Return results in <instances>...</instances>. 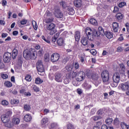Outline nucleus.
I'll use <instances>...</instances> for the list:
<instances>
[{
    "mask_svg": "<svg viewBox=\"0 0 129 129\" xmlns=\"http://www.w3.org/2000/svg\"><path fill=\"white\" fill-rule=\"evenodd\" d=\"M118 11V7H114V10L113 11V13H117Z\"/></svg>",
    "mask_w": 129,
    "mask_h": 129,
    "instance_id": "0e129e2a",
    "label": "nucleus"
},
{
    "mask_svg": "<svg viewBox=\"0 0 129 129\" xmlns=\"http://www.w3.org/2000/svg\"><path fill=\"white\" fill-rule=\"evenodd\" d=\"M98 31L100 35H101L102 36L104 35V30H103L102 27L99 26L98 28Z\"/></svg>",
    "mask_w": 129,
    "mask_h": 129,
    "instance_id": "c756f323",
    "label": "nucleus"
},
{
    "mask_svg": "<svg viewBox=\"0 0 129 129\" xmlns=\"http://www.w3.org/2000/svg\"><path fill=\"white\" fill-rule=\"evenodd\" d=\"M121 127L122 129H129V125L124 122H121Z\"/></svg>",
    "mask_w": 129,
    "mask_h": 129,
    "instance_id": "c85d7f7f",
    "label": "nucleus"
},
{
    "mask_svg": "<svg viewBox=\"0 0 129 129\" xmlns=\"http://www.w3.org/2000/svg\"><path fill=\"white\" fill-rule=\"evenodd\" d=\"M24 119L25 121H26L27 122H29V121H31V120H32V116L30 114H26L24 117Z\"/></svg>",
    "mask_w": 129,
    "mask_h": 129,
    "instance_id": "6ab92c4d",
    "label": "nucleus"
},
{
    "mask_svg": "<svg viewBox=\"0 0 129 129\" xmlns=\"http://www.w3.org/2000/svg\"><path fill=\"white\" fill-rule=\"evenodd\" d=\"M74 5L76 8H81L82 6V0H74Z\"/></svg>",
    "mask_w": 129,
    "mask_h": 129,
    "instance_id": "f3484780",
    "label": "nucleus"
},
{
    "mask_svg": "<svg viewBox=\"0 0 129 129\" xmlns=\"http://www.w3.org/2000/svg\"><path fill=\"white\" fill-rule=\"evenodd\" d=\"M5 123V126H6V127H9V128H11L14 126L13 123L10 121Z\"/></svg>",
    "mask_w": 129,
    "mask_h": 129,
    "instance_id": "b1692460",
    "label": "nucleus"
},
{
    "mask_svg": "<svg viewBox=\"0 0 129 129\" xmlns=\"http://www.w3.org/2000/svg\"><path fill=\"white\" fill-rule=\"evenodd\" d=\"M113 30L115 33H119L120 32V28L118 23L113 22L112 24Z\"/></svg>",
    "mask_w": 129,
    "mask_h": 129,
    "instance_id": "ddd939ff",
    "label": "nucleus"
},
{
    "mask_svg": "<svg viewBox=\"0 0 129 129\" xmlns=\"http://www.w3.org/2000/svg\"><path fill=\"white\" fill-rule=\"evenodd\" d=\"M85 78V73L84 72H80L78 73V75L76 76V80L77 81H83Z\"/></svg>",
    "mask_w": 129,
    "mask_h": 129,
    "instance_id": "6e6552de",
    "label": "nucleus"
},
{
    "mask_svg": "<svg viewBox=\"0 0 129 129\" xmlns=\"http://www.w3.org/2000/svg\"><path fill=\"white\" fill-rule=\"evenodd\" d=\"M42 82H44V81L40 78H37L35 80L36 84H42Z\"/></svg>",
    "mask_w": 129,
    "mask_h": 129,
    "instance_id": "393cba45",
    "label": "nucleus"
},
{
    "mask_svg": "<svg viewBox=\"0 0 129 129\" xmlns=\"http://www.w3.org/2000/svg\"><path fill=\"white\" fill-rule=\"evenodd\" d=\"M68 129H74V126L72 124H69L68 125Z\"/></svg>",
    "mask_w": 129,
    "mask_h": 129,
    "instance_id": "bf43d9fd",
    "label": "nucleus"
},
{
    "mask_svg": "<svg viewBox=\"0 0 129 129\" xmlns=\"http://www.w3.org/2000/svg\"><path fill=\"white\" fill-rule=\"evenodd\" d=\"M126 3L124 2H121L118 4L119 8H123L125 6Z\"/></svg>",
    "mask_w": 129,
    "mask_h": 129,
    "instance_id": "8fccbe9b",
    "label": "nucleus"
},
{
    "mask_svg": "<svg viewBox=\"0 0 129 129\" xmlns=\"http://www.w3.org/2000/svg\"><path fill=\"white\" fill-rule=\"evenodd\" d=\"M1 76L3 79H7V78L9 77V76H8V75L3 73L1 74Z\"/></svg>",
    "mask_w": 129,
    "mask_h": 129,
    "instance_id": "de8ad7c7",
    "label": "nucleus"
},
{
    "mask_svg": "<svg viewBox=\"0 0 129 129\" xmlns=\"http://www.w3.org/2000/svg\"><path fill=\"white\" fill-rule=\"evenodd\" d=\"M119 66L121 69H122V70H125V67H124V64H123V63H120Z\"/></svg>",
    "mask_w": 129,
    "mask_h": 129,
    "instance_id": "680f3d73",
    "label": "nucleus"
},
{
    "mask_svg": "<svg viewBox=\"0 0 129 129\" xmlns=\"http://www.w3.org/2000/svg\"><path fill=\"white\" fill-rule=\"evenodd\" d=\"M113 81L115 87H116L117 86V83H119V81L120 80V75H119V73H116L113 74Z\"/></svg>",
    "mask_w": 129,
    "mask_h": 129,
    "instance_id": "39448f33",
    "label": "nucleus"
},
{
    "mask_svg": "<svg viewBox=\"0 0 129 129\" xmlns=\"http://www.w3.org/2000/svg\"><path fill=\"white\" fill-rule=\"evenodd\" d=\"M12 59V53L6 52L3 55V61L5 63H10Z\"/></svg>",
    "mask_w": 129,
    "mask_h": 129,
    "instance_id": "423d86ee",
    "label": "nucleus"
},
{
    "mask_svg": "<svg viewBox=\"0 0 129 129\" xmlns=\"http://www.w3.org/2000/svg\"><path fill=\"white\" fill-rule=\"evenodd\" d=\"M54 16L56 18L61 19V18L63 17V13H62L60 9H57L54 12Z\"/></svg>",
    "mask_w": 129,
    "mask_h": 129,
    "instance_id": "2eb2a0df",
    "label": "nucleus"
},
{
    "mask_svg": "<svg viewBox=\"0 0 129 129\" xmlns=\"http://www.w3.org/2000/svg\"><path fill=\"white\" fill-rule=\"evenodd\" d=\"M25 80H26V81H28V82L32 81V77L29 75H27L25 77Z\"/></svg>",
    "mask_w": 129,
    "mask_h": 129,
    "instance_id": "79ce46f5",
    "label": "nucleus"
},
{
    "mask_svg": "<svg viewBox=\"0 0 129 129\" xmlns=\"http://www.w3.org/2000/svg\"><path fill=\"white\" fill-rule=\"evenodd\" d=\"M116 17L118 21H120V20H122L123 15L121 14V13H118L116 14Z\"/></svg>",
    "mask_w": 129,
    "mask_h": 129,
    "instance_id": "7c9ffc66",
    "label": "nucleus"
},
{
    "mask_svg": "<svg viewBox=\"0 0 129 129\" xmlns=\"http://www.w3.org/2000/svg\"><path fill=\"white\" fill-rule=\"evenodd\" d=\"M83 86L85 89H90L91 88V85L87 83H84Z\"/></svg>",
    "mask_w": 129,
    "mask_h": 129,
    "instance_id": "ea45409f",
    "label": "nucleus"
},
{
    "mask_svg": "<svg viewBox=\"0 0 129 129\" xmlns=\"http://www.w3.org/2000/svg\"><path fill=\"white\" fill-rule=\"evenodd\" d=\"M19 102H20L19 100L12 99V100H11V104H18V103H19Z\"/></svg>",
    "mask_w": 129,
    "mask_h": 129,
    "instance_id": "a19ab883",
    "label": "nucleus"
},
{
    "mask_svg": "<svg viewBox=\"0 0 129 129\" xmlns=\"http://www.w3.org/2000/svg\"><path fill=\"white\" fill-rule=\"evenodd\" d=\"M1 120L4 123H7V122L10 121V117L7 115H2L1 116Z\"/></svg>",
    "mask_w": 129,
    "mask_h": 129,
    "instance_id": "a211bd4d",
    "label": "nucleus"
},
{
    "mask_svg": "<svg viewBox=\"0 0 129 129\" xmlns=\"http://www.w3.org/2000/svg\"><path fill=\"white\" fill-rule=\"evenodd\" d=\"M90 53L92 54V55H93V56H95L96 54V50L94 49H92L90 50Z\"/></svg>",
    "mask_w": 129,
    "mask_h": 129,
    "instance_id": "864d4df0",
    "label": "nucleus"
},
{
    "mask_svg": "<svg viewBox=\"0 0 129 129\" xmlns=\"http://www.w3.org/2000/svg\"><path fill=\"white\" fill-rule=\"evenodd\" d=\"M2 105H9V102H8V101L7 100H3L2 101Z\"/></svg>",
    "mask_w": 129,
    "mask_h": 129,
    "instance_id": "3c124183",
    "label": "nucleus"
},
{
    "mask_svg": "<svg viewBox=\"0 0 129 129\" xmlns=\"http://www.w3.org/2000/svg\"><path fill=\"white\" fill-rule=\"evenodd\" d=\"M101 76L104 82H107L109 80V73L108 71H104L101 74Z\"/></svg>",
    "mask_w": 129,
    "mask_h": 129,
    "instance_id": "0eeeda50",
    "label": "nucleus"
},
{
    "mask_svg": "<svg viewBox=\"0 0 129 129\" xmlns=\"http://www.w3.org/2000/svg\"><path fill=\"white\" fill-rule=\"evenodd\" d=\"M73 84L74 86H78V82L75 81H73Z\"/></svg>",
    "mask_w": 129,
    "mask_h": 129,
    "instance_id": "338daca9",
    "label": "nucleus"
},
{
    "mask_svg": "<svg viewBox=\"0 0 129 129\" xmlns=\"http://www.w3.org/2000/svg\"><path fill=\"white\" fill-rule=\"evenodd\" d=\"M49 112L50 111L48 109H44L43 110V113H44V114H47V113H49Z\"/></svg>",
    "mask_w": 129,
    "mask_h": 129,
    "instance_id": "e2e57ef3",
    "label": "nucleus"
},
{
    "mask_svg": "<svg viewBox=\"0 0 129 129\" xmlns=\"http://www.w3.org/2000/svg\"><path fill=\"white\" fill-rule=\"evenodd\" d=\"M75 69L77 70L79 68V63L78 62H76L74 64Z\"/></svg>",
    "mask_w": 129,
    "mask_h": 129,
    "instance_id": "6e6d98bb",
    "label": "nucleus"
},
{
    "mask_svg": "<svg viewBox=\"0 0 129 129\" xmlns=\"http://www.w3.org/2000/svg\"><path fill=\"white\" fill-rule=\"evenodd\" d=\"M8 4V2L6 0H3L2 1V6L3 7H6Z\"/></svg>",
    "mask_w": 129,
    "mask_h": 129,
    "instance_id": "5fc2aeb1",
    "label": "nucleus"
},
{
    "mask_svg": "<svg viewBox=\"0 0 129 129\" xmlns=\"http://www.w3.org/2000/svg\"><path fill=\"white\" fill-rule=\"evenodd\" d=\"M126 29H127V31L129 32V23H127L125 25Z\"/></svg>",
    "mask_w": 129,
    "mask_h": 129,
    "instance_id": "774afa93",
    "label": "nucleus"
},
{
    "mask_svg": "<svg viewBox=\"0 0 129 129\" xmlns=\"http://www.w3.org/2000/svg\"><path fill=\"white\" fill-rule=\"evenodd\" d=\"M101 118H102L101 116H94L91 117V120H94V121H96L97 120H98V119H101Z\"/></svg>",
    "mask_w": 129,
    "mask_h": 129,
    "instance_id": "f704fd0d",
    "label": "nucleus"
},
{
    "mask_svg": "<svg viewBox=\"0 0 129 129\" xmlns=\"http://www.w3.org/2000/svg\"><path fill=\"white\" fill-rule=\"evenodd\" d=\"M24 109L26 111H29L30 109H31V106H30V105L25 104L24 105Z\"/></svg>",
    "mask_w": 129,
    "mask_h": 129,
    "instance_id": "4c0bfd02",
    "label": "nucleus"
},
{
    "mask_svg": "<svg viewBox=\"0 0 129 129\" xmlns=\"http://www.w3.org/2000/svg\"><path fill=\"white\" fill-rule=\"evenodd\" d=\"M58 35H59V34L57 33L56 34H55L54 36H53L52 38V42L53 43H55V42H56V41H57V36H58Z\"/></svg>",
    "mask_w": 129,
    "mask_h": 129,
    "instance_id": "a18cd8bd",
    "label": "nucleus"
},
{
    "mask_svg": "<svg viewBox=\"0 0 129 129\" xmlns=\"http://www.w3.org/2000/svg\"><path fill=\"white\" fill-rule=\"evenodd\" d=\"M12 111H8L6 114H4V115H7V116H8V117H10L12 115Z\"/></svg>",
    "mask_w": 129,
    "mask_h": 129,
    "instance_id": "603ef678",
    "label": "nucleus"
},
{
    "mask_svg": "<svg viewBox=\"0 0 129 129\" xmlns=\"http://www.w3.org/2000/svg\"><path fill=\"white\" fill-rule=\"evenodd\" d=\"M56 25L54 24L53 23H48L46 25V29L48 31H50L49 34L50 35H53L55 34V31H54V29H55Z\"/></svg>",
    "mask_w": 129,
    "mask_h": 129,
    "instance_id": "20e7f679",
    "label": "nucleus"
},
{
    "mask_svg": "<svg viewBox=\"0 0 129 129\" xmlns=\"http://www.w3.org/2000/svg\"><path fill=\"white\" fill-rule=\"evenodd\" d=\"M57 126V124L56 123H52L50 125L51 128H54V127H56Z\"/></svg>",
    "mask_w": 129,
    "mask_h": 129,
    "instance_id": "13d9d810",
    "label": "nucleus"
},
{
    "mask_svg": "<svg viewBox=\"0 0 129 129\" xmlns=\"http://www.w3.org/2000/svg\"><path fill=\"white\" fill-rule=\"evenodd\" d=\"M68 11L69 12V15H70L72 16L73 15H74L75 11L74 9H73V8L69 7L68 8Z\"/></svg>",
    "mask_w": 129,
    "mask_h": 129,
    "instance_id": "a878e982",
    "label": "nucleus"
},
{
    "mask_svg": "<svg viewBox=\"0 0 129 129\" xmlns=\"http://www.w3.org/2000/svg\"><path fill=\"white\" fill-rule=\"evenodd\" d=\"M87 76L89 78H92L93 80H97L98 79V75L96 74H92V72L90 71H89V72L87 73Z\"/></svg>",
    "mask_w": 129,
    "mask_h": 129,
    "instance_id": "9d476101",
    "label": "nucleus"
},
{
    "mask_svg": "<svg viewBox=\"0 0 129 129\" xmlns=\"http://www.w3.org/2000/svg\"><path fill=\"white\" fill-rule=\"evenodd\" d=\"M52 13L48 10L46 11V12L44 15L45 18H47L48 17H52Z\"/></svg>",
    "mask_w": 129,
    "mask_h": 129,
    "instance_id": "58836bf2",
    "label": "nucleus"
},
{
    "mask_svg": "<svg viewBox=\"0 0 129 129\" xmlns=\"http://www.w3.org/2000/svg\"><path fill=\"white\" fill-rule=\"evenodd\" d=\"M78 73L76 72H73L69 74L68 73L66 75V78H70L71 79L72 78H76V77L77 76Z\"/></svg>",
    "mask_w": 129,
    "mask_h": 129,
    "instance_id": "4468645a",
    "label": "nucleus"
},
{
    "mask_svg": "<svg viewBox=\"0 0 129 129\" xmlns=\"http://www.w3.org/2000/svg\"><path fill=\"white\" fill-rule=\"evenodd\" d=\"M54 80L56 82L61 83L63 81V75L60 73H56L54 74Z\"/></svg>",
    "mask_w": 129,
    "mask_h": 129,
    "instance_id": "1a4fd4ad",
    "label": "nucleus"
},
{
    "mask_svg": "<svg viewBox=\"0 0 129 129\" xmlns=\"http://www.w3.org/2000/svg\"><path fill=\"white\" fill-rule=\"evenodd\" d=\"M79 58L81 63H83V62H84V59H85V54H84V53L80 54L79 55Z\"/></svg>",
    "mask_w": 129,
    "mask_h": 129,
    "instance_id": "cd10ccee",
    "label": "nucleus"
},
{
    "mask_svg": "<svg viewBox=\"0 0 129 129\" xmlns=\"http://www.w3.org/2000/svg\"><path fill=\"white\" fill-rule=\"evenodd\" d=\"M105 36L108 39H111L112 38V33L110 32H105Z\"/></svg>",
    "mask_w": 129,
    "mask_h": 129,
    "instance_id": "473e14b6",
    "label": "nucleus"
},
{
    "mask_svg": "<svg viewBox=\"0 0 129 129\" xmlns=\"http://www.w3.org/2000/svg\"><path fill=\"white\" fill-rule=\"evenodd\" d=\"M54 20V18L52 17H50V18H47V19L45 20V23L46 24H50L52 23V22Z\"/></svg>",
    "mask_w": 129,
    "mask_h": 129,
    "instance_id": "c9c22d12",
    "label": "nucleus"
},
{
    "mask_svg": "<svg viewBox=\"0 0 129 129\" xmlns=\"http://www.w3.org/2000/svg\"><path fill=\"white\" fill-rule=\"evenodd\" d=\"M90 22L92 25L94 26H97V21L95 19L92 18L90 20Z\"/></svg>",
    "mask_w": 129,
    "mask_h": 129,
    "instance_id": "2f4dec72",
    "label": "nucleus"
},
{
    "mask_svg": "<svg viewBox=\"0 0 129 129\" xmlns=\"http://www.w3.org/2000/svg\"><path fill=\"white\" fill-rule=\"evenodd\" d=\"M7 37H8V33H4L2 34V38H7Z\"/></svg>",
    "mask_w": 129,
    "mask_h": 129,
    "instance_id": "69168bd1",
    "label": "nucleus"
},
{
    "mask_svg": "<svg viewBox=\"0 0 129 129\" xmlns=\"http://www.w3.org/2000/svg\"><path fill=\"white\" fill-rule=\"evenodd\" d=\"M85 33L87 37H83L81 39V43L84 46L88 45V40L93 41L95 37H98L99 34L95 29H92L90 27H87L85 29Z\"/></svg>",
    "mask_w": 129,
    "mask_h": 129,
    "instance_id": "f257e3e1",
    "label": "nucleus"
},
{
    "mask_svg": "<svg viewBox=\"0 0 129 129\" xmlns=\"http://www.w3.org/2000/svg\"><path fill=\"white\" fill-rule=\"evenodd\" d=\"M27 23H28V21L23 19L22 21H21L20 23L21 24V25H26V24H27Z\"/></svg>",
    "mask_w": 129,
    "mask_h": 129,
    "instance_id": "4d7b16f0",
    "label": "nucleus"
},
{
    "mask_svg": "<svg viewBox=\"0 0 129 129\" xmlns=\"http://www.w3.org/2000/svg\"><path fill=\"white\" fill-rule=\"evenodd\" d=\"M33 28L35 31H37L38 30V25L37 24V22H36L35 21H32V22Z\"/></svg>",
    "mask_w": 129,
    "mask_h": 129,
    "instance_id": "e433bc0d",
    "label": "nucleus"
},
{
    "mask_svg": "<svg viewBox=\"0 0 129 129\" xmlns=\"http://www.w3.org/2000/svg\"><path fill=\"white\" fill-rule=\"evenodd\" d=\"M41 38L42 39V40L45 41V42L47 43V44H50V40L48 39H46V38L45 37V36L44 35H42L41 36Z\"/></svg>",
    "mask_w": 129,
    "mask_h": 129,
    "instance_id": "49530a36",
    "label": "nucleus"
},
{
    "mask_svg": "<svg viewBox=\"0 0 129 129\" xmlns=\"http://www.w3.org/2000/svg\"><path fill=\"white\" fill-rule=\"evenodd\" d=\"M71 80V78H67L66 76V79H64V80L63 81V83L64 84H68L70 82Z\"/></svg>",
    "mask_w": 129,
    "mask_h": 129,
    "instance_id": "37998d69",
    "label": "nucleus"
},
{
    "mask_svg": "<svg viewBox=\"0 0 129 129\" xmlns=\"http://www.w3.org/2000/svg\"><path fill=\"white\" fill-rule=\"evenodd\" d=\"M56 43L58 46H62L64 44V39L63 38H60L57 39Z\"/></svg>",
    "mask_w": 129,
    "mask_h": 129,
    "instance_id": "4be33fe9",
    "label": "nucleus"
},
{
    "mask_svg": "<svg viewBox=\"0 0 129 129\" xmlns=\"http://www.w3.org/2000/svg\"><path fill=\"white\" fill-rule=\"evenodd\" d=\"M60 58V55L59 53H54L51 55L50 60L51 62H57Z\"/></svg>",
    "mask_w": 129,
    "mask_h": 129,
    "instance_id": "f8f14e48",
    "label": "nucleus"
},
{
    "mask_svg": "<svg viewBox=\"0 0 129 129\" xmlns=\"http://www.w3.org/2000/svg\"><path fill=\"white\" fill-rule=\"evenodd\" d=\"M75 38L77 42H79V40H80V32L79 31H76L75 32Z\"/></svg>",
    "mask_w": 129,
    "mask_h": 129,
    "instance_id": "aec40b11",
    "label": "nucleus"
},
{
    "mask_svg": "<svg viewBox=\"0 0 129 129\" xmlns=\"http://www.w3.org/2000/svg\"><path fill=\"white\" fill-rule=\"evenodd\" d=\"M129 89V81L124 82L120 84L118 86V89L122 90V91H126Z\"/></svg>",
    "mask_w": 129,
    "mask_h": 129,
    "instance_id": "7ed1b4c3",
    "label": "nucleus"
},
{
    "mask_svg": "<svg viewBox=\"0 0 129 129\" xmlns=\"http://www.w3.org/2000/svg\"><path fill=\"white\" fill-rule=\"evenodd\" d=\"M112 118H108L106 121L105 122L106 123H107V124H110V123H111V122H112Z\"/></svg>",
    "mask_w": 129,
    "mask_h": 129,
    "instance_id": "c03bdc74",
    "label": "nucleus"
},
{
    "mask_svg": "<svg viewBox=\"0 0 129 129\" xmlns=\"http://www.w3.org/2000/svg\"><path fill=\"white\" fill-rule=\"evenodd\" d=\"M73 64H69L66 67L65 69L67 71L69 72L71 71L72 69H73Z\"/></svg>",
    "mask_w": 129,
    "mask_h": 129,
    "instance_id": "bb28decb",
    "label": "nucleus"
},
{
    "mask_svg": "<svg viewBox=\"0 0 129 129\" xmlns=\"http://www.w3.org/2000/svg\"><path fill=\"white\" fill-rule=\"evenodd\" d=\"M4 85L5 86H6V87H9V88H11L12 87V86H13V85L12 84V82H11L10 81H6L4 83Z\"/></svg>",
    "mask_w": 129,
    "mask_h": 129,
    "instance_id": "72a5a7b5",
    "label": "nucleus"
},
{
    "mask_svg": "<svg viewBox=\"0 0 129 129\" xmlns=\"http://www.w3.org/2000/svg\"><path fill=\"white\" fill-rule=\"evenodd\" d=\"M26 88L25 87H21L20 93H21V94H24V95H26V96H31V93L26 92Z\"/></svg>",
    "mask_w": 129,
    "mask_h": 129,
    "instance_id": "dca6fc26",
    "label": "nucleus"
},
{
    "mask_svg": "<svg viewBox=\"0 0 129 129\" xmlns=\"http://www.w3.org/2000/svg\"><path fill=\"white\" fill-rule=\"evenodd\" d=\"M23 57L25 59L30 58L34 60L37 58V51L34 49H31L30 50H25L23 51Z\"/></svg>",
    "mask_w": 129,
    "mask_h": 129,
    "instance_id": "f03ea898",
    "label": "nucleus"
},
{
    "mask_svg": "<svg viewBox=\"0 0 129 129\" xmlns=\"http://www.w3.org/2000/svg\"><path fill=\"white\" fill-rule=\"evenodd\" d=\"M33 90L35 92H39V91H40V88H39V87L34 86L33 88Z\"/></svg>",
    "mask_w": 129,
    "mask_h": 129,
    "instance_id": "09e8293b",
    "label": "nucleus"
},
{
    "mask_svg": "<svg viewBox=\"0 0 129 129\" xmlns=\"http://www.w3.org/2000/svg\"><path fill=\"white\" fill-rule=\"evenodd\" d=\"M20 118L18 117L13 118L12 119L13 124H19V123H20Z\"/></svg>",
    "mask_w": 129,
    "mask_h": 129,
    "instance_id": "5701e85b",
    "label": "nucleus"
},
{
    "mask_svg": "<svg viewBox=\"0 0 129 129\" xmlns=\"http://www.w3.org/2000/svg\"><path fill=\"white\" fill-rule=\"evenodd\" d=\"M102 113H103V112L102 109H100L97 111V114L98 115H102Z\"/></svg>",
    "mask_w": 129,
    "mask_h": 129,
    "instance_id": "052dcab7",
    "label": "nucleus"
},
{
    "mask_svg": "<svg viewBox=\"0 0 129 129\" xmlns=\"http://www.w3.org/2000/svg\"><path fill=\"white\" fill-rule=\"evenodd\" d=\"M36 68L38 72H44V67L42 63V61L38 60L37 62Z\"/></svg>",
    "mask_w": 129,
    "mask_h": 129,
    "instance_id": "9b49d317",
    "label": "nucleus"
},
{
    "mask_svg": "<svg viewBox=\"0 0 129 129\" xmlns=\"http://www.w3.org/2000/svg\"><path fill=\"white\" fill-rule=\"evenodd\" d=\"M49 121V119L47 117L43 118L41 121V124L42 125H45Z\"/></svg>",
    "mask_w": 129,
    "mask_h": 129,
    "instance_id": "412c9836",
    "label": "nucleus"
}]
</instances>
